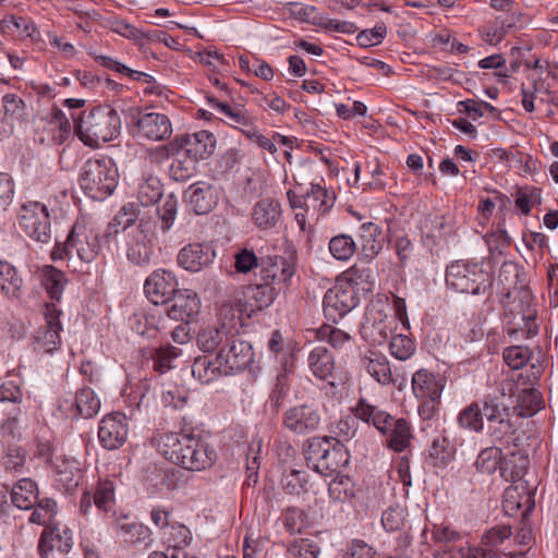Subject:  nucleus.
<instances>
[{
	"label": "nucleus",
	"instance_id": "nucleus-1",
	"mask_svg": "<svg viewBox=\"0 0 558 558\" xmlns=\"http://www.w3.org/2000/svg\"><path fill=\"white\" fill-rule=\"evenodd\" d=\"M254 361V351L252 344L239 337L231 333L226 337L225 343L219 349L215 362L208 361L206 357L196 359L192 367L193 375L198 374L199 378H205L206 381L213 379L208 375L210 371L214 375L217 371L220 375H231L246 369Z\"/></svg>",
	"mask_w": 558,
	"mask_h": 558
},
{
	"label": "nucleus",
	"instance_id": "nucleus-2",
	"mask_svg": "<svg viewBox=\"0 0 558 558\" xmlns=\"http://www.w3.org/2000/svg\"><path fill=\"white\" fill-rule=\"evenodd\" d=\"M303 454L307 465L326 477L340 473L350 460L342 440L331 436L308 438L303 445Z\"/></svg>",
	"mask_w": 558,
	"mask_h": 558
},
{
	"label": "nucleus",
	"instance_id": "nucleus-3",
	"mask_svg": "<svg viewBox=\"0 0 558 558\" xmlns=\"http://www.w3.org/2000/svg\"><path fill=\"white\" fill-rule=\"evenodd\" d=\"M365 275L364 269L350 267L336 279L335 284L327 290L323 300L325 317L338 323L360 303L357 284Z\"/></svg>",
	"mask_w": 558,
	"mask_h": 558
},
{
	"label": "nucleus",
	"instance_id": "nucleus-4",
	"mask_svg": "<svg viewBox=\"0 0 558 558\" xmlns=\"http://www.w3.org/2000/svg\"><path fill=\"white\" fill-rule=\"evenodd\" d=\"M445 281L448 289L463 294H492L494 276L482 263L453 260L447 268Z\"/></svg>",
	"mask_w": 558,
	"mask_h": 558
},
{
	"label": "nucleus",
	"instance_id": "nucleus-5",
	"mask_svg": "<svg viewBox=\"0 0 558 558\" xmlns=\"http://www.w3.org/2000/svg\"><path fill=\"white\" fill-rule=\"evenodd\" d=\"M446 383L444 375L427 368H420L412 375V392L417 401V413L423 421L433 420L438 414Z\"/></svg>",
	"mask_w": 558,
	"mask_h": 558
},
{
	"label": "nucleus",
	"instance_id": "nucleus-6",
	"mask_svg": "<svg viewBox=\"0 0 558 558\" xmlns=\"http://www.w3.org/2000/svg\"><path fill=\"white\" fill-rule=\"evenodd\" d=\"M20 229L32 240L48 243L51 239L50 214L40 202H27L21 206L17 215Z\"/></svg>",
	"mask_w": 558,
	"mask_h": 558
},
{
	"label": "nucleus",
	"instance_id": "nucleus-7",
	"mask_svg": "<svg viewBox=\"0 0 558 558\" xmlns=\"http://www.w3.org/2000/svg\"><path fill=\"white\" fill-rule=\"evenodd\" d=\"M216 148V137L209 131H198L193 134L177 135L163 146L168 155L179 154L184 150L194 159L203 160L213 155Z\"/></svg>",
	"mask_w": 558,
	"mask_h": 558
},
{
	"label": "nucleus",
	"instance_id": "nucleus-8",
	"mask_svg": "<svg viewBox=\"0 0 558 558\" xmlns=\"http://www.w3.org/2000/svg\"><path fill=\"white\" fill-rule=\"evenodd\" d=\"M217 459L216 450L201 435L189 433L183 441L178 465L190 471H202L210 468Z\"/></svg>",
	"mask_w": 558,
	"mask_h": 558
},
{
	"label": "nucleus",
	"instance_id": "nucleus-9",
	"mask_svg": "<svg viewBox=\"0 0 558 558\" xmlns=\"http://www.w3.org/2000/svg\"><path fill=\"white\" fill-rule=\"evenodd\" d=\"M320 423L322 416L318 409L308 403L290 407L282 415V427L298 436L316 432Z\"/></svg>",
	"mask_w": 558,
	"mask_h": 558
},
{
	"label": "nucleus",
	"instance_id": "nucleus-10",
	"mask_svg": "<svg viewBox=\"0 0 558 558\" xmlns=\"http://www.w3.org/2000/svg\"><path fill=\"white\" fill-rule=\"evenodd\" d=\"M296 257L290 254L284 256H267L260 259V281L284 289L295 274Z\"/></svg>",
	"mask_w": 558,
	"mask_h": 558
},
{
	"label": "nucleus",
	"instance_id": "nucleus-11",
	"mask_svg": "<svg viewBox=\"0 0 558 558\" xmlns=\"http://www.w3.org/2000/svg\"><path fill=\"white\" fill-rule=\"evenodd\" d=\"M72 547V530L59 522H49L40 534L37 550L40 558H48L54 548L62 554H68Z\"/></svg>",
	"mask_w": 558,
	"mask_h": 558
},
{
	"label": "nucleus",
	"instance_id": "nucleus-12",
	"mask_svg": "<svg viewBox=\"0 0 558 558\" xmlns=\"http://www.w3.org/2000/svg\"><path fill=\"white\" fill-rule=\"evenodd\" d=\"M179 282L173 271L156 269L145 280L144 291L154 304H166L179 290Z\"/></svg>",
	"mask_w": 558,
	"mask_h": 558
},
{
	"label": "nucleus",
	"instance_id": "nucleus-13",
	"mask_svg": "<svg viewBox=\"0 0 558 558\" xmlns=\"http://www.w3.org/2000/svg\"><path fill=\"white\" fill-rule=\"evenodd\" d=\"M215 257V250L208 243L193 242L184 245L179 251L177 263L187 271L198 272L209 267Z\"/></svg>",
	"mask_w": 558,
	"mask_h": 558
},
{
	"label": "nucleus",
	"instance_id": "nucleus-14",
	"mask_svg": "<svg viewBox=\"0 0 558 558\" xmlns=\"http://www.w3.org/2000/svg\"><path fill=\"white\" fill-rule=\"evenodd\" d=\"M136 135L149 141H163L172 133L170 119L159 112L140 113L135 122Z\"/></svg>",
	"mask_w": 558,
	"mask_h": 558
},
{
	"label": "nucleus",
	"instance_id": "nucleus-15",
	"mask_svg": "<svg viewBox=\"0 0 558 558\" xmlns=\"http://www.w3.org/2000/svg\"><path fill=\"white\" fill-rule=\"evenodd\" d=\"M522 300L530 304L532 294L526 288H521ZM539 326L536 322V311L527 305L526 311L522 313L519 320L515 317L506 322V332L514 340L521 338L531 339L538 333Z\"/></svg>",
	"mask_w": 558,
	"mask_h": 558
},
{
	"label": "nucleus",
	"instance_id": "nucleus-16",
	"mask_svg": "<svg viewBox=\"0 0 558 558\" xmlns=\"http://www.w3.org/2000/svg\"><path fill=\"white\" fill-rule=\"evenodd\" d=\"M167 315L174 320L189 324L199 313L201 302L197 293L189 289H179L169 300Z\"/></svg>",
	"mask_w": 558,
	"mask_h": 558
},
{
	"label": "nucleus",
	"instance_id": "nucleus-17",
	"mask_svg": "<svg viewBox=\"0 0 558 558\" xmlns=\"http://www.w3.org/2000/svg\"><path fill=\"white\" fill-rule=\"evenodd\" d=\"M359 258L365 263L374 260L383 250V229L372 221L364 222L359 228Z\"/></svg>",
	"mask_w": 558,
	"mask_h": 558
},
{
	"label": "nucleus",
	"instance_id": "nucleus-18",
	"mask_svg": "<svg viewBox=\"0 0 558 558\" xmlns=\"http://www.w3.org/2000/svg\"><path fill=\"white\" fill-rule=\"evenodd\" d=\"M105 166L102 159H88L82 170L80 184L85 195L94 201L105 199Z\"/></svg>",
	"mask_w": 558,
	"mask_h": 558
},
{
	"label": "nucleus",
	"instance_id": "nucleus-19",
	"mask_svg": "<svg viewBox=\"0 0 558 558\" xmlns=\"http://www.w3.org/2000/svg\"><path fill=\"white\" fill-rule=\"evenodd\" d=\"M56 482L65 493H73L83 478L81 463L73 457H60L52 463Z\"/></svg>",
	"mask_w": 558,
	"mask_h": 558
},
{
	"label": "nucleus",
	"instance_id": "nucleus-20",
	"mask_svg": "<svg viewBox=\"0 0 558 558\" xmlns=\"http://www.w3.org/2000/svg\"><path fill=\"white\" fill-rule=\"evenodd\" d=\"M189 433L185 432H160L151 437V446L166 460L178 465L180 454L183 448V441L187 438Z\"/></svg>",
	"mask_w": 558,
	"mask_h": 558
},
{
	"label": "nucleus",
	"instance_id": "nucleus-21",
	"mask_svg": "<svg viewBox=\"0 0 558 558\" xmlns=\"http://www.w3.org/2000/svg\"><path fill=\"white\" fill-rule=\"evenodd\" d=\"M185 196L196 215L208 214L218 203L217 189L205 182H196L190 185L185 192Z\"/></svg>",
	"mask_w": 558,
	"mask_h": 558
},
{
	"label": "nucleus",
	"instance_id": "nucleus-22",
	"mask_svg": "<svg viewBox=\"0 0 558 558\" xmlns=\"http://www.w3.org/2000/svg\"><path fill=\"white\" fill-rule=\"evenodd\" d=\"M533 507V495L529 490L526 483L511 485L505 490L502 509L506 514L514 515L519 510L524 508L522 517H525Z\"/></svg>",
	"mask_w": 558,
	"mask_h": 558
},
{
	"label": "nucleus",
	"instance_id": "nucleus-23",
	"mask_svg": "<svg viewBox=\"0 0 558 558\" xmlns=\"http://www.w3.org/2000/svg\"><path fill=\"white\" fill-rule=\"evenodd\" d=\"M281 205L274 198H262L252 208V220L259 230H270L277 227L281 219Z\"/></svg>",
	"mask_w": 558,
	"mask_h": 558
},
{
	"label": "nucleus",
	"instance_id": "nucleus-24",
	"mask_svg": "<svg viewBox=\"0 0 558 558\" xmlns=\"http://www.w3.org/2000/svg\"><path fill=\"white\" fill-rule=\"evenodd\" d=\"M365 371L380 385H397L398 379L392 377L390 362L380 352L368 350L361 360Z\"/></svg>",
	"mask_w": 558,
	"mask_h": 558
},
{
	"label": "nucleus",
	"instance_id": "nucleus-25",
	"mask_svg": "<svg viewBox=\"0 0 558 558\" xmlns=\"http://www.w3.org/2000/svg\"><path fill=\"white\" fill-rule=\"evenodd\" d=\"M487 434L493 442H499L506 447L513 446L514 448L522 446L523 436L515 428L509 413L487 424Z\"/></svg>",
	"mask_w": 558,
	"mask_h": 558
},
{
	"label": "nucleus",
	"instance_id": "nucleus-26",
	"mask_svg": "<svg viewBox=\"0 0 558 558\" xmlns=\"http://www.w3.org/2000/svg\"><path fill=\"white\" fill-rule=\"evenodd\" d=\"M380 434L386 437V446L395 452L404 451L413 438L411 424L403 417L392 416L387 430Z\"/></svg>",
	"mask_w": 558,
	"mask_h": 558
},
{
	"label": "nucleus",
	"instance_id": "nucleus-27",
	"mask_svg": "<svg viewBox=\"0 0 558 558\" xmlns=\"http://www.w3.org/2000/svg\"><path fill=\"white\" fill-rule=\"evenodd\" d=\"M206 99L211 108L218 110L221 114L230 120V125L241 129H252L255 125V120L252 118L243 106L232 107L227 101L219 100L213 95H207Z\"/></svg>",
	"mask_w": 558,
	"mask_h": 558
},
{
	"label": "nucleus",
	"instance_id": "nucleus-28",
	"mask_svg": "<svg viewBox=\"0 0 558 558\" xmlns=\"http://www.w3.org/2000/svg\"><path fill=\"white\" fill-rule=\"evenodd\" d=\"M140 234L135 238L134 243L128 250V259L137 265L145 266L150 263L155 236L154 233L146 230L144 225H140Z\"/></svg>",
	"mask_w": 558,
	"mask_h": 558
},
{
	"label": "nucleus",
	"instance_id": "nucleus-29",
	"mask_svg": "<svg viewBox=\"0 0 558 558\" xmlns=\"http://www.w3.org/2000/svg\"><path fill=\"white\" fill-rule=\"evenodd\" d=\"M352 413L364 423L372 424L379 433L387 430V424L392 420V415L360 398Z\"/></svg>",
	"mask_w": 558,
	"mask_h": 558
},
{
	"label": "nucleus",
	"instance_id": "nucleus-30",
	"mask_svg": "<svg viewBox=\"0 0 558 558\" xmlns=\"http://www.w3.org/2000/svg\"><path fill=\"white\" fill-rule=\"evenodd\" d=\"M376 314L377 315H374L373 308L368 310L365 314L364 323L360 328L361 337L373 345L381 344L388 338L387 326L385 324L387 316L383 311H378Z\"/></svg>",
	"mask_w": 558,
	"mask_h": 558
},
{
	"label": "nucleus",
	"instance_id": "nucleus-31",
	"mask_svg": "<svg viewBox=\"0 0 558 558\" xmlns=\"http://www.w3.org/2000/svg\"><path fill=\"white\" fill-rule=\"evenodd\" d=\"M307 362L312 374L316 378L320 380H328L332 378L335 372V357L326 347H315L310 352Z\"/></svg>",
	"mask_w": 558,
	"mask_h": 558
},
{
	"label": "nucleus",
	"instance_id": "nucleus-32",
	"mask_svg": "<svg viewBox=\"0 0 558 558\" xmlns=\"http://www.w3.org/2000/svg\"><path fill=\"white\" fill-rule=\"evenodd\" d=\"M37 483L28 477L19 480L11 490V501L19 509H33L38 501Z\"/></svg>",
	"mask_w": 558,
	"mask_h": 558
},
{
	"label": "nucleus",
	"instance_id": "nucleus-33",
	"mask_svg": "<svg viewBox=\"0 0 558 558\" xmlns=\"http://www.w3.org/2000/svg\"><path fill=\"white\" fill-rule=\"evenodd\" d=\"M0 32L17 39H37V37H39V32L29 19L15 16L13 14L5 15L2 19V22H0Z\"/></svg>",
	"mask_w": 558,
	"mask_h": 558
},
{
	"label": "nucleus",
	"instance_id": "nucleus-34",
	"mask_svg": "<svg viewBox=\"0 0 558 558\" xmlns=\"http://www.w3.org/2000/svg\"><path fill=\"white\" fill-rule=\"evenodd\" d=\"M269 351L275 355L276 361L280 364L281 371L294 372V348L292 343H286L279 330L271 333L268 342Z\"/></svg>",
	"mask_w": 558,
	"mask_h": 558
},
{
	"label": "nucleus",
	"instance_id": "nucleus-35",
	"mask_svg": "<svg viewBox=\"0 0 558 558\" xmlns=\"http://www.w3.org/2000/svg\"><path fill=\"white\" fill-rule=\"evenodd\" d=\"M456 452L454 445L445 436L439 435L432 441L427 450V460L434 468H445L453 459Z\"/></svg>",
	"mask_w": 558,
	"mask_h": 558
},
{
	"label": "nucleus",
	"instance_id": "nucleus-36",
	"mask_svg": "<svg viewBox=\"0 0 558 558\" xmlns=\"http://www.w3.org/2000/svg\"><path fill=\"white\" fill-rule=\"evenodd\" d=\"M126 415L120 411L107 414V449L121 447L128 436Z\"/></svg>",
	"mask_w": 558,
	"mask_h": 558
},
{
	"label": "nucleus",
	"instance_id": "nucleus-37",
	"mask_svg": "<svg viewBox=\"0 0 558 558\" xmlns=\"http://www.w3.org/2000/svg\"><path fill=\"white\" fill-rule=\"evenodd\" d=\"M0 290L12 299H20L23 294V279L7 260H0Z\"/></svg>",
	"mask_w": 558,
	"mask_h": 558
},
{
	"label": "nucleus",
	"instance_id": "nucleus-38",
	"mask_svg": "<svg viewBox=\"0 0 558 558\" xmlns=\"http://www.w3.org/2000/svg\"><path fill=\"white\" fill-rule=\"evenodd\" d=\"M39 278L49 298L59 302L68 282L64 272L52 265H45L39 271Z\"/></svg>",
	"mask_w": 558,
	"mask_h": 558
},
{
	"label": "nucleus",
	"instance_id": "nucleus-39",
	"mask_svg": "<svg viewBox=\"0 0 558 558\" xmlns=\"http://www.w3.org/2000/svg\"><path fill=\"white\" fill-rule=\"evenodd\" d=\"M101 112V108L96 107L87 116V119L84 120L81 114L74 116L72 114L73 123H74V132L77 137L84 143V145L90 148H98L99 145V135L96 131H94L93 119L96 113Z\"/></svg>",
	"mask_w": 558,
	"mask_h": 558
},
{
	"label": "nucleus",
	"instance_id": "nucleus-40",
	"mask_svg": "<svg viewBox=\"0 0 558 558\" xmlns=\"http://www.w3.org/2000/svg\"><path fill=\"white\" fill-rule=\"evenodd\" d=\"M292 373L281 371L275 378L267 400V405L274 414H278L286 403L291 387L289 377Z\"/></svg>",
	"mask_w": 558,
	"mask_h": 558
},
{
	"label": "nucleus",
	"instance_id": "nucleus-41",
	"mask_svg": "<svg viewBox=\"0 0 558 558\" xmlns=\"http://www.w3.org/2000/svg\"><path fill=\"white\" fill-rule=\"evenodd\" d=\"M128 518L118 519L114 529L120 532L124 541L131 544L145 543L150 541L151 531L148 526L138 522H128Z\"/></svg>",
	"mask_w": 558,
	"mask_h": 558
},
{
	"label": "nucleus",
	"instance_id": "nucleus-42",
	"mask_svg": "<svg viewBox=\"0 0 558 558\" xmlns=\"http://www.w3.org/2000/svg\"><path fill=\"white\" fill-rule=\"evenodd\" d=\"M174 159L169 168V175L177 182H185L196 172L197 160L184 150L174 154Z\"/></svg>",
	"mask_w": 558,
	"mask_h": 558
},
{
	"label": "nucleus",
	"instance_id": "nucleus-43",
	"mask_svg": "<svg viewBox=\"0 0 558 558\" xmlns=\"http://www.w3.org/2000/svg\"><path fill=\"white\" fill-rule=\"evenodd\" d=\"M181 355V350L171 344L160 345L149 352L151 368L158 374H165L173 368V361Z\"/></svg>",
	"mask_w": 558,
	"mask_h": 558
},
{
	"label": "nucleus",
	"instance_id": "nucleus-44",
	"mask_svg": "<svg viewBox=\"0 0 558 558\" xmlns=\"http://www.w3.org/2000/svg\"><path fill=\"white\" fill-rule=\"evenodd\" d=\"M3 118L2 121L13 125L22 123L27 116V108L24 100L16 94H5L2 97Z\"/></svg>",
	"mask_w": 558,
	"mask_h": 558
},
{
	"label": "nucleus",
	"instance_id": "nucleus-45",
	"mask_svg": "<svg viewBox=\"0 0 558 558\" xmlns=\"http://www.w3.org/2000/svg\"><path fill=\"white\" fill-rule=\"evenodd\" d=\"M328 248L333 258L340 262L349 260L357 251V243L345 233H340L329 240Z\"/></svg>",
	"mask_w": 558,
	"mask_h": 558
},
{
	"label": "nucleus",
	"instance_id": "nucleus-46",
	"mask_svg": "<svg viewBox=\"0 0 558 558\" xmlns=\"http://www.w3.org/2000/svg\"><path fill=\"white\" fill-rule=\"evenodd\" d=\"M227 333L225 326L221 328L215 326H206L198 331L197 345L203 352H214L222 343H225Z\"/></svg>",
	"mask_w": 558,
	"mask_h": 558
},
{
	"label": "nucleus",
	"instance_id": "nucleus-47",
	"mask_svg": "<svg viewBox=\"0 0 558 558\" xmlns=\"http://www.w3.org/2000/svg\"><path fill=\"white\" fill-rule=\"evenodd\" d=\"M62 328L45 326L38 329L35 337L34 350L38 353H52L61 344Z\"/></svg>",
	"mask_w": 558,
	"mask_h": 558
},
{
	"label": "nucleus",
	"instance_id": "nucleus-48",
	"mask_svg": "<svg viewBox=\"0 0 558 558\" xmlns=\"http://www.w3.org/2000/svg\"><path fill=\"white\" fill-rule=\"evenodd\" d=\"M283 526L290 535L301 534L308 527V514L299 507H288L282 512Z\"/></svg>",
	"mask_w": 558,
	"mask_h": 558
},
{
	"label": "nucleus",
	"instance_id": "nucleus-49",
	"mask_svg": "<svg viewBox=\"0 0 558 558\" xmlns=\"http://www.w3.org/2000/svg\"><path fill=\"white\" fill-rule=\"evenodd\" d=\"M281 290L282 289L279 287L265 281H260L259 283L253 284L248 288L250 298L254 301V304L258 310H263L271 305Z\"/></svg>",
	"mask_w": 558,
	"mask_h": 558
},
{
	"label": "nucleus",
	"instance_id": "nucleus-50",
	"mask_svg": "<svg viewBox=\"0 0 558 558\" xmlns=\"http://www.w3.org/2000/svg\"><path fill=\"white\" fill-rule=\"evenodd\" d=\"M162 196V183L157 177H147L137 190V199L142 206H150Z\"/></svg>",
	"mask_w": 558,
	"mask_h": 558
},
{
	"label": "nucleus",
	"instance_id": "nucleus-51",
	"mask_svg": "<svg viewBox=\"0 0 558 558\" xmlns=\"http://www.w3.org/2000/svg\"><path fill=\"white\" fill-rule=\"evenodd\" d=\"M77 236L78 234L75 236L74 245L77 256L83 262H93L101 251V240L99 235L89 231V233L85 235L84 241L78 240Z\"/></svg>",
	"mask_w": 558,
	"mask_h": 558
},
{
	"label": "nucleus",
	"instance_id": "nucleus-52",
	"mask_svg": "<svg viewBox=\"0 0 558 558\" xmlns=\"http://www.w3.org/2000/svg\"><path fill=\"white\" fill-rule=\"evenodd\" d=\"M101 511H105V487L99 482L96 492L85 490L83 493L80 501V513L88 517L94 512L100 513Z\"/></svg>",
	"mask_w": 558,
	"mask_h": 558
},
{
	"label": "nucleus",
	"instance_id": "nucleus-53",
	"mask_svg": "<svg viewBox=\"0 0 558 558\" xmlns=\"http://www.w3.org/2000/svg\"><path fill=\"white\" fill-rule=\"evenodd\" d=\"M74 404L77 413L83 417H93L100 409V400L90 388H83L76 392Z\"/></svg>",
	"mask_w": 558,
	"mask_h": 558
},
{
	"label": "nucleus",
	"instance_id": "nucleus-54",
	"mask_svg": "<svg viewBox=\"0 0 558 558\" xmlns=\"http://www.w3.org/2000/svg\"><path fill=\"white\" fill-rule=\"evenodd\" d=\"M502 459V451L498 447H487L478 453L474 466L477 472L492 474L494 473Z\"/></svg>",
	"mask_w": 558,
	"mask_h": 558
},
{
	"label": "nucleus",
	"instance_id": "nucleus-55",
	"mask_svg": "<svg viewBox=\"0 0 558 558\" xmlns=\"http://www.w3.org/2000/svg\"><path fill=\"white\" fill-rule=\"evenodd\" d=\"M21 409L16 408L0 426V437L3 447L19 445L21 440V432L19 430V415Z\"/></svg>",
	"mask_w": 558,
	"mask_h": 558
},
{
	"label": "nucleus",
	"instance_id": "nucleus-56",
	"mask_svg": "<svg viewBox=\"0 0 558 558\" xmlns=\"http://www.w3.org/2000/svg\"><path fill=\"white\" fill-rule=\"evenodd\" d=\"M336 195L319 184H312L306 194V202H312L313 207L322 214L329 211L335 204Z\"/></svg>",
	"mask_w": 558,
	"mask_h": 558
},
{
	"label": "nucleus",
	"instance_id": "nucleus-57",
	"mask_svg": "<svg viewBox=\"0 0 558 558\" xmlns=\"http://www.w3.org/2000/svg\"><path fill=\"white\" fill-rule=\"evenodd\" d=\"M533 352L526 345H509L502 351V359L511 369H521L532 359Z\"/></svg>",
	"mask_w": 558,
	"mask_h": 558
},
{
	"label": "nucleus",
	"instance_id": "nucleus-58",
	"mask_svg": "<svg viewBox=\"0 0 558 558\" xmlns=\"http://www.w3.org/2000/svg\"><path fill=\"white\" fill-rule=\"evenodd\" d=\"M2 464L7 472H22L27 458V451L20 445L3 447Z\"/></svg>",
	"mask_w": 558,
	"mask_h": 558
},
{
	"label": "nucleus",
	"instance_id": "nucleus-59",
	"mask_svg": "<svg viewBox=\"0 0 558 558\" xmlns=\"http://www.w3.org/2000/svg\"><path fill=\"white\" fill-rule=\"evenodd\" d=\"M458 423L462 428L473 432H481L484 426L482 409L477 402H472L463 409L459 416Z\"/></svg>",
	"mask_w": 558,
	"mask_h": 558
},
{
	"label": "nucleus",
	"instance_id": "nucleus-60",
	"mask_svg": "<svg viewBox=\"0 0 558 558\" xmlns=\"http://www.w3.org/2000/svg\"><path fill=\"white\" fill-rule=\"evenodd\" d=\"M282 490L288 495H300L301 492L306 490L307 475L305 472L291 469L284 471L281 477Z\"/></svg>",
	"mask_w": 558,
	"mask_h": 558
},
{
	"label": "nucleus",
	"instance_id": "nucleus-61",
	"mask_svg": "<svg viewBox=\"0 0 558 558\" xmlns=\"http://www.w3.org/2000/svg\"><path fill=\"white\" fill-rule=\"evenodd\" d=\"M328 493L331 499L344 502L354 497V487L349 476L340 475L337 473V476L330 482L328 486Z\"/></svg>",
	"mask_w": 558,
	"mask_h": 558
},
{
	"label": "nucleus",
	"instance_id": "nucleus-62",
	"mask_svg": "<svg viewBox=\"0 0 558 558\" xmlns=\"http://www.w3.org/2000/svg\"><path fill=\"white\" fill-rule=\"evenodd\" d=\"M165 535L167 536L166 541L169 547L185 548L191 544L193 538L191 530L185 524L178 521L169 525Z\"/></svg>",
	"mask_w": 558,
	"mask_h": 558
},
{
	"label": "nucleus",
	"instance_id": "nucleus-63",
	"mask_svg": "<svg viewBox=\"0 0 558 558\" xmlns=\"http://www.w3.org/2000/svg\"><path fill=\"white\" fill-rule=\"evenodd\" d=\"M390 354L400 360H409L415 352L414 341L405 335H396L389 343Z\"/></svg>",
	"mask_w": 558,
	"mask_h": 558
},
{
	"label": "nucleus",
	"instance_id": "nucleus-64",
	"mask_svg": "<svg viewBox=\"0 0 558 558\" xmlns=\"http://www.w3.org/2000/svg\"><path fill=\"white\" fill-rule=\"evenodd\" d=\"M288 553L294 558H318L320 549L313 541L300 538L289 545Z\"/></svg>",
	"mask_w": 558,
	"mask_h": 558
}]
</instances>
